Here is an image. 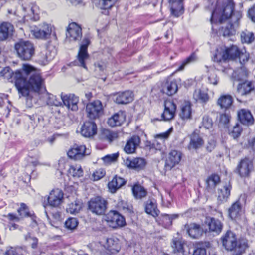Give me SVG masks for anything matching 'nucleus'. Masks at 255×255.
<instances>
[{
  "mask_svg": "<svg viewBox=\"0 0 255 255\" xmlns=\"http://www.w3.org/2000/svg\"><path fill=\"white\" fill-rule=\"evenodd\" d=\"M82 36L81 27L76 23H70L67 29V39L70 41H77L81 39Z\"/></svg>",
  "mask_w": 255,
  "mask_h": 255,
  "instance_id": "9b49d317",
  "label": "nucleus"
},
{
  "mask_svg": "<svg viewBox=\"0 0 255 255\" xmlns=\"http://www.w3.org/2000/svg\"><path fill=\"white\" fill-rule=\"evenodd\" d=\"M41 55H46V60H52L56 55V51L54 48L48 47L44 51L41 52Z\"/></svg>",
  "mask_w": 255,
  "mask_h": 255,
  "instance_id": "5fc2aeb1",
  "label": "nucleus"
},
{
  "mask_svg": "<svg viewBox=\"0 0 255 255\" xmlns=\"http://www.w3.org/2000/svg\"><path fill=\"white\" fill-rule=\"evenodd\" d=\"M254 158L253 156H246L241 159L236 168L235 172L241 177H249L254 170Z\"/></svg>",
  "mask_w": 255,
  "mask_h": 255,
  "instance_id": "423d86ee",
  "label": "nucleus"
},
{
  "mask_svg": "<svg viewBox=\"0 0 255 255\" xmlns=\"http://www.w3.org/2000/svg\"><path fill=\"white\" fill-rule=\"evenodd\" d=\"M37 6L33 4H31L27 7L23 6V10L27 12L26 15H25L24 17L29 18L32 20H37L39 19V16L36 12Z\"/></svg>",
  "mask_w": 255,
  "mask_h": 255,
  "instance_id": "a19ab883",
  "label": "nucleus"
},
{
  "mask_svg": "<svg viewBox=\"0 0 255 255\" xmlns=\"http://www.w3.org/2000/svg\"><path fill=\"white\" fill-rule=\"evenodd\" d=\"M95 70L103 71L106 68V64L104 62L98 61L94 64Z\"/></svg>",
  "mask_w": 255,
  "mask_h": 255,
  "instance_id": "338daca9",
  "label": "nucleus"
},
{
  "mask_svg": "<svg viewBox=\"0 0 255 255\" xmlns=\"http://www.w3.org/2000/svg\"><path fill=\"white\" fill-rule=\"evenodd\" d=\"M105 175V170L103 169H99L93 173V176L94 180H98L103 177Z\"/></svg>",
  "mask_w": 255,
  "mask_h": 255,
  "instance_id": "e2e57ef3",
  "label": "nucleus"
},
{
  "mask_svg": "<svg viewBox=\"0 0 255 255\" xmlns=\"http://www.w3.org/2000/svg\"><path fill=\"white\" fill-rule=\"evenodd\" d=\"M13 26L8 22H3L0 25V40H6L12 35Z\"/></svg>",
  "mask_w": 255,
  "mask_h": 255,
  "instance_id": "2f4dec72",
  "label": "nucleus"
},
{
  "mask_svg": "<svg viewBox=\"0 0 255 255\" xmlns=\"http://www.w3.org/2000/svg\"><path fill=\"white\" fill-rule=\"evenodd\" d=\"M88 209L93 214L102 215L106 212L108 202L100 196L93 197L88 202Z\"/></svg>",
  "mask_w": 255,
  "mask_h": 255,
  "instance_id": "39448f33",
  "label": "nucleus"
},
{
  "mask_svg": "<svg viewBox=\"0 0 255 255\" xmlns=\"http://www.w3.org/2000/svg\"><path fill=\"white\" fill-rule=\"evenodd\" d=\"M119 157L118 153L107 155L103 157L102 159L106 164H110L111 162L116 161Z\"/></svg>",
  "mask_w": 255,
  "mask_h": 255,
  "instance_id": "052dcab7",
  "label": "nucleus"
},
{
  "mask_svg": "<svg viewBox=\"0 0 255 255\" xmlns=\"http://www.w3.org/2000/svg\"><path fill=\"white\" fill-rule=\"evenodd\" d=\"M89 44V39L87 38H85L81 43L77 56L79 66L86 69H87V67L85 62L89 58V55L87 52V48Z\"/></svg>",
  "mask_w": 255,
  "mask_h": 255,
  "instance_id": "f8f14e48",
  "label": "nucleus"
},
{
  "mask_svg": "<svg viewBox=\"0 0 255 255\" xmlns=\"http://www.w3.org/2000/svg\"><path fill=\"white\" fill-rule=\"evenodd\" d=\"M248 14L251 20L255 23V4L249 10Z\"/></svg>",
  "mask_w": 255,
  "mask_h": 255,
  "instance_id": "774afa93",
  "label": "nucleus"
},
{
  "mask_svg": "<svg viewBox=\"0 0 255 255\" xmlns=\"http://www.w3.org/2000/svg\"><path fill=\"white\" fill-rule=\"evenodd\" d=\"M197 60V56L195 53H192L189 56L183 60L181 65L178 68V70H182L188 64L195 62Z\"/></svg>",
  "mask_w": 255,
  "mask_h": 255,
  "instance_id": "864d4df0",
  "label": "nucleus"
},
{
  "mask_svg": "<svg viewBox=\"0 0 255 255\" xmlns=\"http://www.w3.org/2000/svg\"><path fill=\"white\" fill-rule=\"evenodd\" d=\"M78 224V220L75 218H69L65 223L66 228L70 230H73L76 228Z\"/></svg>",
  "mask_w": 255,
  "mask_h": 255,
  "instance_id": "13d9d810",
  "label": "nucleus"
},
{
  "mask_svg": "<svg viewBox=\"0 0 255 255\" xmlns=\"http://www.w3.org/2000/svg\"><path fill=\"white\" fill-rule=\"evenodd\" d=\"M240 49L236 45L226 48L222 54V58L224 60L236 59L239 55Z\"/></svg>",
  "mask_w": 255,
  "mask_h": 255,
  "instance_id": "c756f323",
  "label": "nucleus"
},
{
  "mask_svg": "<svg viewBox=\"0 0 255 255\" xmlns=\"http://www.w3.org/2000/svg\"><path fill=\"white\" fill-rule=\"evenodd\" d=\"M88 154L84 145L74 144L67 152L68 157L75 160H80Z\"/></svg>",
  "mask_w": 255,
  "mask_h": 255,
  "instance_id": "9d476101",
  "label": "nucleus"
},
{
  "mask_svg": "<svg viewBox=\"0 0 255 255\" xmlns=\"http://www.w3.org/2000/svg\"><path fill=\"white\" fill-rule=\"evenodd\" d=\"M125 113L123 111H120L108 119V124L112 127L119 126L125 122Z\"/></svg>",
  "mask_w": 255,
  "mask_h": 255,
  "instance_id": "473e14b6",
  "label": "nucleus"
},
{
  "mask_svg": "<svg viewBox=\"0 0 255 255\" xmlns=\"http://www.w3.org/2000/svg\"><path fill=\"white\" fill-rule=\"evenodd\" d=\"M14 49L17 56L25 61L30 60L35 54L34 44L29 41H19L15 44Z\"/></svg>",
  "mask_w": 255,
  "mask_h": 255,
  "instance_id": "20e7f679",
  "label": "nucleus"
},
{
  "mask_svg": "<svg viewBox=\"0 0 255 255\" xmlns=\"http://www.w3.org/2000/svg\"><path fill=\"white\" fill-rule=\"evenodd\" d=\"M61 99L63 104L66 106L68 109H71L73 111L78 110V107L77 104L79 102L78 97L71 94L65 95H61Z\"/></svg>",
  "mask_w": 255,
  "mask_h": 255,
  "instance_id": "f3484780",
  "label": "nucleus"
},
{
  "mask_svg": "<svg viewBox=\"0 0 255 255\" xmlns=\"http://www.w3.org/2000/svg\"><path fill=\"white\" fill-rule=\"evenodd\" d=\"M185 244V241L181 236L177 233L176 236H174L171 243V247L174 252L172 255H184V247Z\"/></svg>",
  "mask_w": 255,
  "mask_h": 255,
  "instance_id": "4468645a",
  "label": "nucleus"
},
{
  "mask_svg": "<svg viewBox=\"0 0 255 255\" xmlns=\"http://www.w3.org/2000/svg\"><path fill=\"white\" fill-rule=\"evenodd\" d=\"M5 255H22L18 253L16 248L12 247L7 248L6 251L4 253Z\"/></svg>",
  "mask_w": 255,
  "mask_h": 255,
  "instance_id": "69168bd1",
  "label": "nucleus"
},
{
  "mask_svg": "<svg viewBox=\"0 0 255 255\" xmlns=\"http://www.w3.org/2000/svg\"><path fill=\"white\" fill-rule=\"evenodd\" d=\"M183 0H168L171 5V14L175 17H179L184 11Z\"/></svg>",
  "mask_w": 255,
  "mask_h": 255,
  "instance_id": "7c9ffc66",
  "label": "nucleus"
},
{
  "mask_svg": "<svg viewBox=\"0 0 255 255\" xmlns=\"http://www.w3.org/2000/svg\"><path fill=\"white\" fill-rule=\"evenodd\" d=\"M81 208V203L79 201H75L74 203H72L69 205V207L67 209V210L71 214H77L80 211Z\"/></svg>",
  "mask_w": 255,
  "mask_h": 255,
  "instance_id": "603ef678",
  "label": "nucleus"
},
{
  "mask_svg": "<svg viewBox=\"0 0 255 255\" xmlns=\"http://www.w3.org/2000/svg\"><path fill=\"white\" fill-rule=\"evenodd\" d=\"M208 5L206 8L211 10V22L220 23L230 19V22H237L242 17L240 11H234V3L232 0H226L223 2L222 5L217 3L216 0H207Z\"/></svg>",
  "mask_w": 255,
  "mask_h": 255,
  "instance_id": "f03ea898",
  "label": "nucleus"
},
{
  "mask_svg": "<svg viewBox=\"0 0 255 255\" xmlns=\"http://www.w3.org/2000/svg\"><path fill=\"white\" fill-rule=\"evenodd\" d=\"M220 241L226 250L232 252V255H242L248 247L247 240L241 239L237 241L236 234L230 230L221 236Z\"/></svg>",
  "mask_w": 255,
  "mask_h": 255,
  "instance_id": "7ed1b4c3",
  "label": "nucleus"
},
{
  "mask_svg": "<svg viewBox=\"0 0 255 255\" xmlns=\"http://www.w3.org/2000/svg\"><path fill=\"white\" fill-rule=\"evenodd\" d=\"M202 124L205 128L207 129L210 128L212 126V119L208 116H204L203 118Z\"/></svg>",
  "mask_w": 255,
  "mask_h": 255,
  "instance_id": "0e129e2a",
  "label": "nucleus"
},
{
  "mask_svg": "<svg viewBox=\"0 0 255 255\" xmlns=\"http://www.w3.org/2000/svg\"><path fill=\"white\" fill-rule=\"evenodd\" d=\"M208 80L210 84L214 85H216L218 84V79L214 70H211L209 72Z\"/></svg>",
  "mask_w": 255,
  "mask_h": 255,
  "instance_id": "bf43d9fd",
  "label": "nucleus"
},
{
  "mask_svg": "<svg viewBox=\"0 0 255 255\" xmlns=\"http://www.w3.org/2000/svg\"><path fill=\"white\" fill-rule=\"evenodd\" d=\"M64 194L63 191L58 188L53 189L47 197V203L44 204L45 208L47 206L57 208L63 203Z\"/></svg>",
  "mask_w": 255,
  "mask_h": 255,
  "instance_id": "6e6552de",
  "label": "nucleus"
},
{
  "mask_svg": "<svg viewBox=\"0 0 255 255\" xmlns=\"http://www.w3.org/2000/svg\"><path fill=\"white\" fill-rule=\"evenodd\" d=\"M206 223L208 225L210 232L219 235L222 232L223 224L219 219L210 217L206 219Z\"/></svg>",
  "mask_w": 255,
  "mask_h": 255,
  "instance_id": "aec40b11",
  "label": "nucleus"
},
{
  "mask_svg": "<svg viewBox=\"0 0 255 255\" xmlns=\"http://www.w3.org/2000/svg\"><path fill=\"white\" fill-rule=\"evenodd\" d=\"M239 26V22H230L229 24L222 29L223 35L224 37L230 36L235 34L237 28Z\"/></svg>",
  "mask_w": 255,
  "mask_h": 255,
  "instance_id": "c03bdc74",
  "label": "nucleus"
},
{
  "mask_svg": "<svg viewBox=\"0 0 255 255\" xmlns=\"http://www.w3.org/2000/svg\"><path fill=\"white\" fill-rule=\"evenodd\" d=\"M118 0H94L96 6L101 9H109L111 8Z\"/></svg>",
  "mask_w": 255,
  "mask_h": 255,
  "instance_id": "37998d69",
  "label": "nucleus"
},
{
  "mask_svg": "<svg viewBox=\"0 0 255 255\" xmlns=\"http://www.w3.org/2000/svg\"><path fill=\"white\" fill-rule=\"evenodd\" d=\"M134 197L136 199H141L147 195V191L141 185L136 184L132 188Z\"/></svg>",
  "mask_w": 255,
  "mask_h": 255,
  "instance_id": "a18cd8bd",
  "label": "nucleus"
},
{
  "mask_svg": "<svg viewBox=\"0 0 255 255\" xmlns=\"http://www.w3.org/2000/svg\"><path fill=\"white\" fill-rule=\"evenodd\" d=\"M178 90L177 84L175 81H167L162 85L161 92L168 96L175 94Z\"/></svg>",
  "mask_w": 255,
  "mask_h": 255,
  "instance_id": "72a5a7b5",
  "label": "nucleus"
},
{
  "mask_svg": "<svg viewBox=\"0 0 255 255\" xmlns=\"http://www.w3.org/2000/svg\"><path fill=\"white\" fill-rule=\"evenodd\" d=\"M193 98L196 101H199L201 103H206L209 100V96L207 92L197 89L193 94Z\"/></svg>",
  "mask_w": 255,
  "mask_h": 255,
  "instance_id": "49530a36",
  "label": "nucleus"
},
{
  "mask_svg": "<svg viewBox=\"0 0 255 255\" xmlns=\"http://www.w3.org/2000/svg\"><path fill=\"white\" fill-rule=\"evenodd\" d=\"M232 186L228 182L223 186L222 188L218 190V202L222 204L227 202L230 195V191Z\"/></svg>",
  "mask_w": 255,
  "mask_h": 255,
  "instance_id": "c85d7f7f",
  "label": "nucleus"
},
{
  "mask_svg": "<svg viewBox=\"0 0 255 255\" xmlns=\"http://www.w3.org/2000/svg\"><path fill=\"white\" fill-rule=\"evenodd\" d=\"M220 178L216 174H212L206 180V188L209 191H212L220 183Z\"/></svg>",
  "mask_w": 255,
  "mask_h": 255,
  "instance_id": "58836bf2",
  "label": "nucleus"
},
{
  "mask_svg": "<svg viewBox=\"0 0 255 255\" xmlns=\"http://www.w3.org/2000/svg\"><path fill=\"white\" fill-rule=\"evenodd\" d=\"M133 100V92L130 90L119 92L114 96V101L118 104H127Z\"/></svg>",
  "mask_w": 255,
  "mask_h": 255,
  "instance_id": "2eb2a0df",
  "label": "nucleus"
},
{
  "mask_svg": "<svg viewBox=\"0 0 255 255\" xmlns=\"http://www.w3.org/2000/svg\"><path fill=\"white\" fill-rule=\"evenodd\" d=\"M233 99L230 95H223L218 99L217 104L222 109H228L232 104Z\"/></svg>",
  "mask_w": 255,
  "mask_h": 255,
  "instance_id": "79ce46f5",
  "label": "nucleus"
},
{
  "mask_svg": "<svg viewBox=\"0 0 255 255\" xmlns=\"http://www.w3.org/2000/svg\"><path fill=\"white\" fill-rule=\"evenodd\" d=\"M190 142L188 145L189 149L197 150L201 148L204 144V141L201 136L195 131L189 135Z\"/></svg>",
  "mask_w": 255,
  "mask_h": 255,
  "instance_id": "4be33fe9",
  "label": "nucleus"
},
{
  "mask_svg": "<svg viewBox=\"0 0 255 255\" xmlns=\"http://www.w3.org/2000/svg\"><path fill=\"white\" fill-rule=\"evenodd\" d=\"M145 211L155 217L159 215L160 211L157 208V203L154 199H148L144 203Z\"/></svg>",
  "mask_w": 255,
  "mask_h": 255,
  "instance_id": "cd10ccee",
  "label": "nucleus"
},
{
  "mask_svg": "<svg viewBox=\"0 0 255 255\" xmlns=\"http://www.w3.org/2000/svg\"><path fill=\"white\" fill-rule=\"evenodd\" d=\"M162 117L165 121L170 120L174 117L176 106L173 102L168 101L165 102Z\"/></svg>",
  "mask_w": 255,
  "mask_h": 255,
  "instance_id": "bb28decb",
  "label": "nucleus"
},
{
  "mask_svg": "<svg viewBox=\"0 0 255 255\" xmlns=\"http://www.w3.org/2000/svg\"><path fill=\"white\" fill-rule=\"evenodd\" d=\"M237 58L239 59L240 63L241 64L243 65L248 61L249 58V54L246 52H242L240 50L239 55L238 56Z\"/></svg>",
  "mask_w": 255,
  "mask_h": 255,
  "instance_id": "680f3d73",
  "label": "nucleus"
},
{
  "mask_svg": "<svg viewBox=\"0 0 255 255\" xmlns=\"http://www.w3.org/2000/svg\"><path fill=\"white\" fill-rule=\"evenodd\" d=\"M125 164L128 168L138 171L145 168L146 162L143 158L137 157L132 159L127 158L125 160Z\"/></svg>",
  "mask_w": 255,
  "mask_h": 255,
  "instance_id": "dca6fc26",
  "label": "nucleus"
},
{
  "mask_svg": "<svg viewBox=\"0 0 255 255\" xmlns=\"http://www.w3.org/2000/svg\"><path fill=\"white\" fill-rule=\"evenodd\" d=\"M184 230L189 236L193 239H198L203 233V230L200 225L196 223L186 224Z\"/></svg>",
  "mask_w": 255,
  "mask_h": 255,
  "instance_id": "6ab92c4d",
  "label": "nucleus"
},
{
  "mask_svg": "<svg viewBox=\"0 0 255 255\" xmlns=\"http://www.w3.org/2000/svg\"><path fill=\"white\" fill-rule=\"evenodd\" d=\"M41 94H42V98L43 99V100L46 102L47 105L55 106H60L62 105V103L61 102L60 99H58L56 96L49 93L46 90L45 91H43V92L41 93Z\"/></svg>",
  "mask_w": 255,
  "mask_h": 255,
  "instance_id": "4c0bfd02",
  "label": "nucleus"
},
{
  "mask_svg": "<svg viewBox=\"0 0 255 255\" xmlns=\"http://www.w3.org/2000/svg\"><path fill=\"white\" fill-rule=\"evenodd\" d=\"M15 77L16 87L23 96L28 97L30 90L39 94L46 91L44 79L29 65L24 64L23 74L17 72Z\"/></svg>",
  "mask_w": 255,
  "mask_h": 255,
  "instance_id": "f257e3e1",
  "label": "nucleus"
},
{
  "mask_svg": "<svg viewBox=\"0 0 255 255\" xmlns=\"http://www.w3.org/2000/svg\"><path fill=\"white\" fill-rule=\"evenodd\" d=\"M181 154L176 150L171 151L168 159L166 160L165 167L167 170L171 169L176 164L179 163L181 160Z\"/></svg>",
  "mask_w": 255,
  "mask_h": 255,
  "instance_id": "a878e982",
  "label": "nucleus"
},
{
  "mask_svg": "<svg viewBox=\"0 0 255 255\" xmlns=\"http://www.w3.org/2000/svg\"><path fill=\"white\" fill-rule=\"evenodd\" d=\"M86 111L87 117L94 120L98 118L103 113V107L102 102L99 100H95L87 104Z\"/></svg>",
  "mask_w": 255,
  "mask_h": 255,
  "instance_id": "1a4fd4ad",
  "label": "nucleus"
},
{
  "mask_svg": "<svg viewBox=\"0 0 255 255\" xmlns=\"http://www.w3.org/2000/svg\"><path fill=\"white\" fill-rule=\"evenodd\" d=\"M255 90V86L251 81H245L240 83L237 86V94L241 96H246L249 95Z\"/></svg>",
  "mask_w": 255,
  "mask_h": 255,
  "instance_id": "393cba45",
  "label": "nucleus"
},
{
  "mask_svg": "<svg viewBox=\"0 0 255 255\" xmlns=\"http://www.w3.org/2000/svg\"><path fill=\"white\" fill-rule=\"evenodd\" d=\"M83 171L81 166H71L68 169V174L74 177H80L83 176Z\"/></svg>",
  "mask_w": 255,
  "mask_h": 255,
  "instance_id": "8fccbe9b",
  "label": "nucleus"
},
{
  "mask_svg": "<svg viewBox=\"0 0 255 255\" xmlns=\"http://www.w3.org/2000/svg\"><path fill=\"white\" fill-rule=\"evenodd\" d=\"M242 132V128L241 126L239 124L237 123L230 131L229 134L233 138L236 139L240 136Z\"/></svg>",
  "mask_w": 255,
  "mask_h": 255,
  "instance_id": "6e6d98bb",
  "label": "nucleus"
},
{
  "mask_svg": "<svg viewBox=\"0 0 255 255\" xmlns=\"http://www.w3.org/2000/svg\"><path fill=\"white\" fill-rule=\"evenodd\" d=\"M126 183L125 180L123 178L115 176L111 181L108 183V188L112 193H115L116 191L124 185Z\"/></svg>",
  "mask_w": 255,
  "mask_h": 255,
  "instance_id": "ea45409f",
  "label": "nucleus"
},
{
  "mask_svg": "<svg viewBox=\"0 0 255 255\" xmlns=\"http://www.w3.org/2000/svg\"><path fill=\"white\" fill-rule=\"evenodd\" d=\"M241 40L243 43L249 44L252 43L255 39L253 33L247 30L244 31L240 34Z\"/></svg>",
  "mask_w": 255,
  "mask_h": 255,
  "instance_id": "09e8293b",
  "label": "nucleus"
},
{
  "mask_svg": "<svg viewBox=\"0 0 255 255\" xmlns=\"http://www.w3.org/2000/svg\"><path fill=\"white\" fill-rule=\"evenodd\" d=\"M179 215L176 214H163L160 215L158 219V222L164 227L168 228L172 224V221L178 218Z\"/></svg>",
  "mask_w": 255,
  "mask_h": 255,
  "instance_id": "c9c22d12",
  "label": "nucleus"
},
{
  "mask_svg": "<svg viewBox=\"0 0 255 255\" xmlns=\"http://www.w3.org/2000/svg\"><path fill=\"white\" fill-rule=\"evenodd\" d=\"M231 117L226 113L221 114L218 118L219 126L224 128H228Z\"/></svg>",
  "mask_w": 255,
  "mask_h": 255,
  "instance_id": "3c124183",
  "label": "nucleus"
},
{
  "mask_svg": "<svg viewBox=\"0 0 255 255\" xmlns=\"http://www.w3.org/2000/svg\"><path fill=\"white\" fill-rule=\"evenodd\" d=\"M105 220L108 225L113 228L122 227L125 225L126 221L124 216L116 211H110L105 216Z\"/></svg>",
  "mask_w": 255,
  "mask_h": 255,
  "instance_id": "0eeeda50",
  "label": "nucleus"
},
{
  "mask_svg": "<svg viewBox=\"0 0 255 255\" xmlns=\"http://www.w3.org/2000/svg\"><path fill=\"white\" fill-rule=\"evenodd\" d=\"M97 128L94 122L86 121L81 127V134L85 137H92L97 133Z\"/></svg>",
  "mask_w": 255,
  "mask_h": 255,
  "instance_id": "a211bd4d",
  "label": "nucleus"
},
{
  "mask_svg": "<svg viewBox=\"0 0 255 255\" xmlns=\"http://www.w3.org/2000/svg\"><path fill=\"white\" fill-rule=\"evenodd\" d=\"M99 138L102 141H107L111 143L118 138V133L104 129L101 130Z\"/></svg>",
  "mask_w": 255,
  "mask_h": 255,
  "instance_id": "e433bc0d",
  "label": "nucleus"
},
{
  "mask_svg": "<svg viewBox=\"0 0 255 255\" xmlns=\"http://www.w3.org/2000/svg\"><path fill=\"white\" fill-rule=\"evenodd\" d=\"M238 117L243 125L248 126L253 125L254 123V119L249 110L242 109L238 111Z\"/></svg>",
  "mask_w": 255,
  "mask_h": 255,
  "instance_id": "412c9836",
  "label": "nucleus"
},
{
  "mask_svg": "<svg viewBox=\"0 0 255 255\" xmlns=\"http://www.w3.org/2000/svg\"><path fill=\"white\" fill-rule=\"evenodd\" d=\"M52 27L51 25L44 23L40 28L35 27L31 30L36 38L46 39L51 34Z\"/></svg>",
  "mask_w": 255,
  "mask_h": 255,
  "instance_id": "ddd939ff",
  "label": "nucleus"
},
{
  "mask_svg": "<svg viewBox=\"0 0 255 255\" xmlns=\"http://www.w3.org/2000/svg\"><path fill=\"white\" fill-rule=\"evenodd\" d=\"M242 214V205L240 199H238L234 202L228 208V217L232 220L239 218Z\"/></svg>",
  "mask_w": 255,
  "mask_h": 255,
  "instance_id": "b1692460",
  "label": "nucleus"
},
{
  "mask_svg": "<svg viewBox=\"0 0 255 255\" xmlns=\"http://www.w3.org/2000/svg\"><path fill=\"white\" fill-rule=\"evenodd\" d=\"M140 143V138L137 135H133L127 142L124 151L128 154L133 153Z\"/></svg>",
  "mask_w": 255,
  "mask_h": 255,
  "instance_id": "5701e85b",
  "label": "nucleus"
},
{
  "mask_svg": "<svg viewBox=\"0 0 255 255\" xmlns=\"http://www.w3.org/2000/svg\"><path fill=\"white\" fill-rule=\"evenodd\" d=\"M17 211L19 216L21 218L31 216V214L29 211V209L27 205L24 203H22L21 204L20 207Z\"/></svg>",
  "mask_w": 255,
  "mask_h": 255,
  "instance_id": "4d7b16f0",
  "label": "nucleus"
},
{
  "mask_svg": "<svg viewBox=\"0 0 255 255\" xmlns=\"http://www.w3.org/2000/svg\"><path fill=\"white\" fill-rule=\"evenodd\" d=\"M179 115L183 120H187L191 118V108L189 103H185L182 106Z\"/></svg>",
  "mask_w": 255,
  "mask_h": 255,
  "instance_id": "de8ad7c7",
  "label": "nucleus"
},
{
  "mask_svg": "<svg viewBox=\"0 0 255 255\" xmlns=\"http://www.w3.org/2000/svg\"><path fill=\"white\" fill-rule=\"evenodd\" d=\"M23 66L21 69L17 70L15 72L11 71V69L9 67H5L0 72V75L3 77L4 79H7L10 82L14 81L15 85L16 86V82L17 81V78L15 75L17 72L23 74Z\"/></svg>",
  "mask_w": 255,
  "mask_h": 255,
  "instance_id": "f704fd0d",
  "label": "nucleus"
}]
</instances>
